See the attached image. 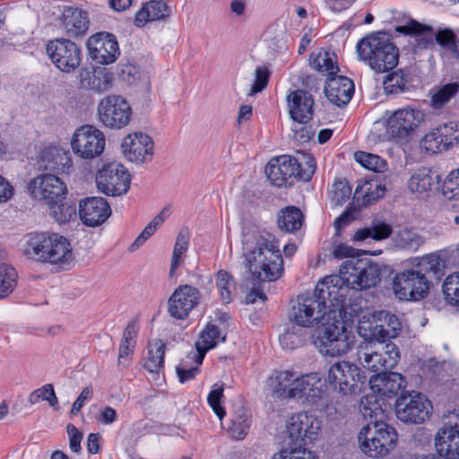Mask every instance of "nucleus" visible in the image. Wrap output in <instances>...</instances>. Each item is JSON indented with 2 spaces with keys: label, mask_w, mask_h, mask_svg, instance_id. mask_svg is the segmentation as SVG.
<instances>
[{
  "label": "nucleus",
  "mask_w": 459,
  "mask_h": 459,
  "mask_svg": "<svg viewBox=\"0 0 459 459\" xmlns=\"http://www.w3.org/2000/svg\"><path fill=\"white\" fill-rule=\"evenodd\" d=\"M344 275L325 276L314 290L316 298L324 301L327 321L316 330V340L320 343L321 352L335 357L347 353L354 342L353 333L348 330L347 321L342 318L344 302L348 289Z\"/></svg>",
  "instance_id": "obj_1"
},
{
  "label": "nucleus",
  "mask_w": 459,
  "mask_h": 459,
  "mask_svg": "<svg viewBox=\"0 0 459 459\" xmlns=\"http://www.w3.org/2000/svg\"><path fill=\"white\" fill-rule=\"evenodd\" d=\"M244 265L253 278L274 281L283 273V259L279 241L270 232L245 230L242 233Z\"/></svg>",
  "instance_id": "obj_2"
},
{
  "label": "nucleus",
  "mask_w": 459,
  "mask_h": 459,
  "mask_svg": "<svg viewBox=\"0 0 459 459\" xmlns=\"http://www.w3.org/2000/svg\"><path fill=\"white\" fill-rule=\"evenodd\" d=\"M444 266L438 255L422 256L416 267L396 273L393 280V290L401 300H420L429 292L430 282L439 281Z\"/></svg>",
  "instance_id": "obj_3"
},
{
  "label": "nucleus",
  "mask_w": 459,
  "mask_h": 459,
  "mask_svg": "<svg viewBox=\"0 0 459 459\" xmlns=\"http://www.w3.org/2000/svg\"><path fill=\"white\" fill-rule=\"evenodd\" d=\"M357 54L360 61L374 72L388 73L397 66L399 49L385 31L372 33L357 43Z\"/></svg>",
  "instance_id": "obj_4"
},
{
  "label": "nucleus",
  "mask_w": 459,
  "mask_h": 459,
  "mask_svg": "<svg viewBox=\"0 0 459 459\" xmlns=\"http://www.w3.org/2000/svg\"><path fill=\"white\" fill-rule=\"evenodd\" d=\"M24 254L30 259L66 269L73 254L70 242L57 233H31L28 236Z\"/></svg>",
  "instance_id": "obj_5"
},
{
  "label": "nucleus",
  "mask_w": 459,
  "mask_h": 459,
  "mask_svg": "<svg viewBox=\"0 0 459 459\" xmlns=\"http://www.w3.org/2000/svg\"><path fill=\"white\" fill-rule=\"evenodd\" d=\"M316 169L315 159L301 153L300 158L283 155L272 159L265 167V174L276 186H292L299 179L309 181Z\"/></svg>",
  "instance_id": "obj_6"
},
{
  "label": "nucleus",
  "mask_w": 459,
  "mask_h": 459,
  "mask_svg": "<svg viewBox=\"0 0 459 459\" xmlns=\"http://www.w3.org/2000/svg\"><path fill=\"white\" fill-rule=\"evenodd\" d=\"M358 440L361 451L369 457L379 458L387 455L395 446L397 433L386 422H375L364 426Z\"/></svg>",
  "instance_id": "obj_7"
},
{
  "label": "nucleus",
  "mask_w": 459,
  "mask_h": 459,
  "mask_svg": "<svg viewBox=\"0 0 459 459\" xmlns=\"http://www.w3.org/2000/svg\"><path fill=\"white\" fill-rule=\"evenodd\" d=\"M326 382L331 389L342 395L355 394L365 386L367 376L354 363L342 360L329 368Z\"/></svg>",
  "instance_id": "obj_8"
},
{
  "label": "nucleus",
  "mask_w": 459,
  "mask_h": 459,
  "mask_svg": "<svg viewBox=\"0 0 459 459\" xmlns=\"http://www.w3.org/2000/svg\"><path fill=\"white\" fill-rule=\"evenodd\" d=\"M347 285L353 290L373 287L380 281L381 268L368 259H348L340 267Z\"/></svg>",
  "instance_id": "obj_9"
},
{
  "label": "nucleus",
  "mask_w": 459,
  "mask_h": 459,
  "mask_svg": "<svg viewBox=\"0 0 459 459\" xmlns=\"http://www.w3.org/2000/svg\"><path fill=\"white\" fill-rule=\"evenodd\" d=\"M402 330L399 318L385 310L375 313L372 320L360 321L358 333L365 340L387 342L397 337Z\"/></svg>",
  "instance_id": "obj_10"
},
{
  "label": "nucleus",
  "mask_w": 459,
  "mask_h": 459,
  "mask_svg": "<svg viewBox=\"0 0 459 459\" xmlns=\"http://www.w3.org/2000/svg\"><path fill=\"white\" fill-rule=\"evenodd\" d=\"M398 420L409 424H420L429 419L432 405L430 401L421 393L402 392L394 404Z\"/></svg>",
  "instance_id": "obj_11"
},
{
  "label": "nucleus",
  "mask_w": 459,
  "mask_h": 459,
  "mask_svg": "<svg viewBox=\"0 0 459 459\" xmlns=\"http://www.w3.org/2000/svg\"><path fill=\"white\" fill-rule=\"evenodd\" d=\"M290 318L301 327H311L321 322L327 321V314L324 308V301L318 299L314 293H304L298 296L297 304L293 305Z\"/></svg>",
  "instance_id": "obj_12"
},
{
  "label": "nucleus",
  "mask_w": 459,
  "mask_h": 459,
  "mask_svg": "<svg viewBox=\"0 0 459 459\" xmlns=\"http://www.w3.org/2000/svg\"><path fill=\"white\" fill-rule=\"evenodd\" d=\"M423 118L424 115L420 109H397L386 120V134L396 143H405Z\"/></svg>",
  "instance_id": "obj_13"
},
{
  "label": "nucleus",
  "mask_w": 459,
  "mask_h": 459,
  "mask_svg": "<svg viewBox=\"0 0 459 459\" xmlns=\"http://www.w3.org/2000/svg\"><path fill=\"white\" fill-rule=\"evenodd\" d=\"M98 115L100 121L105 126L112 129H121L130 122L132 108L122 96L108 95L100 101Z\"/></svg>",
  "instance_id": "obj_14"
},
{
  "label": "nucleus",
  "mask_w": 459,
  "mask_h": 459,
  "mask_svg": "<svg viewBox=\"0 0 459 459\" xmlns=\"http://www.w3.org/2000/svg\"><path fill=\"white\" fill-rule=\"evenodd\" d=\"M105 145L104 134L90 125L78 128L71 140V146L74 154L84 160L99 157L103 152Z\"/></svg>",
  "instance_id": "obj_15"
},
{
  "label": "nucleus",
  "mask_w": 459,
  "mask_h": 459,
  "mask_svg": "<svg viewBox=\"0 0 459 459\" xmlns=\"http://www.w3.org/2000/svg\"><path fill=\"white\" fill-rule=\"evenodd\" d=\"M98 189L107 195H121L130 187V174L117 162L104 165L96 175Z\"/></svg>",
  "instance_id": "obj_16"
},
{
  "label": "nucleus",
  "mask_w": 459,
  "mask_h": 459,
  "mask_svg": "<svg viewBox=\"0 0 459 459\" xmlns=\"http://www.w3.org/2000/svg\"><path fill=\"white\" fill-rule=\"evenodd\" d=\"M47 54L55 66L64 73L74 72L82 62L80 48L63 38L50 40L47 45Z\"/></svg>",
  "instance_id": "obj_17"
},
{
  "label": "nucleus",
  "mask_w": 459,
  "mask_h": 459,
  "mask_svg": "<svg viewBox=\"0 0 459 459\" xmlns=\"http://www.w3.org/2000/svg\"><path fill=\"white\" fill-rule=\"evenodd\" d=\"M435 435L436 458L459 459V414L451 412Z\"/></svg>",
  "instance_id": "obj_18"
},
{
  "label": "nucleus",
  "mask_w": 459,
  "mask_h": 459,
  "mask_svg": "<svg viewBox=\"0 0 459 459\" xmlns=\"http://www.w3.org/2000/svg\"><path fill=\"white\" fill-rule=\"evenodd\" d=\"M28 190L34 199L43 201L47 205L63 201L67 191L65 184L53 174L36 177L29 183Z\"/></svg>",
  "instance_id": "obj_19"
},
{
  "label": "nucleus",
  "mask_w": 459,
  "mask_h": 459,
  "mask_svg": "<svg viewBox=\"0 0 459 459\" xmlns=\"http://www.w3.org/2000/svg\"><path fill=\"white\" fill-rule=\"evenodd\" d=\"M287 428L294 445L306 446L317 438L321 422L314 415L307 412H299L290 419Z\"/></svg>",
  "instance_id": "obj_20"
},
{
  "label": "nucleus",
  "mask_w": 459,
  "mask_h": 459,
  "mask_svg": "<svg viewBox=\"0 0 459 459\" xmlns=\"http://www.w3.org/2000/svg\"><path fill=\"white\" fill-rule=\"evenodd\" d=\"M90 57L100 65L114 63L119 55L118 42L116 37L108 32H98L87 40Z\"/></svg>",
  "instance_id": "obj_21"
},
{
  "label": "nucleus",
  "mask_w": 459,
  "mask_h": 459,
  "mask_svg": "<svg viewBox=\"0 0 459 459\" xmlns=\"http://www.w3.org/2000/svg\"><path fill=\"white\" fill-rule=\"evenodd\" d=\"M121 148L127 160L139 164L152 159L154 143L148 134L134 132L123 139Z\"/></svg>",
  "instance_id": "obj_22"
},
{
  "label": "nucleus",
  "mask_w": 459,
  "mask_h": 459,
  "mask_svg": "<svg viewBox=\"0 0 459 459\" xmlns=\"http://www.w3.org/2000/svg\"><path fill=\"white\" fill-rule=\"evenodd\" d=\"M200 291L190 285L178 286L168 301V312L175 319H185L200 301Z\"/></svg>",
  "instance_id": "obj_23"
},
{
  "label": "nucleus",
  "mask_w": 459,
  "mask_h": 459,
  "mask_svg": "<svg viewBox=\"0 0 459 459\" xmlns=\"http://www.w3.org/2000/svg\"><path fill=\"white\" fill-rule=\"evenodd\" d=\"M364 345H360L357 351V358L359 363L365 368L377 374H382L395 367L396 354L394 357L385 358L377 349V343L368 340Z\"/></svg>",
  "instance_id": "obj_24"
},
{
  "label": "nucleus",
  "mask_w": 459,
  "mask_h": 459,
  "mask_svg": "<svg viewBox=\"0 0 459 459\" xmlns=\"http://www.w3.org/2000/svg\"><path fill=\"white\" fill-rule=\"evenodd\" d=\"M111 208L103 197L91 196L80 201L79 215L88 227H97L110 216Z\"/></svg>",
  "instance_id": "obj_25"
},
{
  "label": "nucleus",
  "mask_w": 459,
  "mask_h": 459,
  "mask_svg": "<svg viewBox=\"0 0 459 459\" xmlns=\"http://www.w3.org/2000/svg\"><path fill=\"white\" fill-rule=\"evenodd\" d=\"M290 118L296 123L307 124L313 117L314 99L305 91L298 89L287 96Z\"/></svg>",
  "instance_id": "obj_26"
},
{
  "label": "nucleus",
  "mask_w": 459,
  "mask_h": 459,
  "mask_svg": "<svg viewBox=\"0 0 459 459\" xmlns=\"http://www.w3.org/2000/svg\"><path fill=\"white\" fill-rule=\"evenodd\" d=\"M38 164L44 170L68 173L72 160L68 151L57 146H49L41 151Z\"/></svg>",
  "instance_id": "obj_27"
},
{
  "label": "nucleus",
  "mask_w": 459,
  "mask_h": 459,
  "mask_svg": "<svg viewBox=\"0 0 459 459\" xmlns=\"http://www.w3.org/2000/svg\"><path fill=\"white\" fill-rule=\"evenodd\" d=\"M369 384L372 392L384 398H392L405 387V379L401 374L387 370L371 377Z\"/></svg>",
  "instance_id": "obj_28"
},
{
  "label": "nucleus",
  "mask_w": 459,
  "mask_h": 459,
  "mask_svg": "<svg viewBox=\"0 0 459 459\" xmlns=\"http://www.w3.org/2000/svg\"><path fill=\"white\" fill-rule=\"evenodd\" d=\"M327 99L338 107L347 105L354 93L352 81L345 76H328L325 86Z\"/></svg>",
  "instance_id": "obj_29"
},
{
  "label": "nucleus",
  "mask_w": 459,
  "mask_h": 459,
  "mask_svg": "<svg viewBox=\"0 0 459 459\" xmlns=\"http://www.w3.org/2000/svg\"><path fill=\"white\" fill-rule=\"evenodd\" d=\"M322 377L317 372L298 376L295 373L292 387L288 390V397L301 398L305 395L320 397L322 394Z\"/></svg>",
  "instance_id": "obj_30"
},
{
  "label": "nucleus",
  "mask_w": 459,
  "mask_h": 459,
  "mask_svg": "<svg viewBox=\"0 0 459 459\" xmlns=\"http://www.w3.org/2000/svg\"><path fill=\"white\" fill-rule=\"evenodd\" d=\"M391 405L385 399L375 392L365 395L360 402V412L363 417L369 421L368 424L375 422H385L386 411Z\"/></svg>",
  "instance_id": "obj_31"
},
{
  "label": "nucleus",
  "mask_w": 459,
  "mask_h": 459,
  "mask_svg": "<svg viewBox=\"0 0 459 459\" xmlns=\"http://www.w3.org/2000/svg\"><path fill=\"white\" fill-rule=\"evenodd\" d=\"M80 82L82 88L95 92H104L109 90L113 84V74L106 68H95L93 70L82 69L80 72Z\"/></svg>",
  "instance_id": "obj_32"
},
{
  "label": "nucleus",
  "mask_w": 459,
  "mask_h": 459,
  "mask_svg": "<svg viewBox=\"0 0 459 459\" xmlns=\"http://www.w3.org/2000/svg\"><path fill=\"white\" fill-rule=\"evenodd\" d=\"M439 175L428 168L416 170L408 180V187L412 193L427 195L438 187Z\"/></svg>",
  "instance_id": "obj_33"
},
{
  "label": "nucleus",
  "mask_w": 459,
  "mask_h": 459,
  "mask_svg": "<svg viewBox=\"0 0 459 459\" xmlns=\"http://www.w3.org/2000/svg\"><path fill=\"white\" fill-rule=\"evenodd\" d=\"M169 16V10L166 3L161 0H152L144 4L135 13L134 24L143 27L146 23L163 20Z\"/></svg>",
  "instance_id": "obj_34"
},
{
  "label": "nucleus",
  "mask_w": 459,
  "mask_h": 459,
  "mask_svg": "<svg viewBox=\"0 0 459 459\" xmlns=\"http://www.w3.org/2000/svg\"><path fill=\"white\" fill-rule=\"evenodd\" d=\"M87 13L79 9L68 8L63 13V25L69 37L82 36L88 30Z\"/></svg>",
  "instance_id": "obj_35"
},
{
  "label": "nucleus",
  "mask_w": 459,
  "mask_h": 459,
  "mask_svg": "<svg viewBox=\"0 0 459 459\" xmlns=\"http://www.w3.org/2000/svg\"><path fill=\"white\" fill-rule=\"evenodd\" d=\"M309 62L315 70L328 76L335 75L339 72L337 56L333 51L320 48L316 52H312Z\"/></svg>",
  "instance_id": "obj_36"
},
{
  "label": "nucleus",
  "mask_w": 459,
  "mask_h": 459,
  "mask_svg": "<svg viewBox=\"0 0 459 459\" xmlns=\"http://www.w3.org/2000/svg\"><path fill=\"white\" fill-rule=\"evenodd\" d=\"M303 222V213L295 206L281 209L277 216L278 228L285 233H294L302 227Z\"/></svg>",
  "instance_id": "obj_37"
},
{
  "label": "nucleus",
  "mask_w": 459,
  "mask_h": 459,
  "mask_svg": "<svg viewBox=\"0 0 459 459\" xmlns=\"http://www.w3.org/2000/svg\"><path fill=\"white\" fill-rule=\"evenodd\" d=\"M392 232L393 229L390 224L374 220L368 227L359 229L353 236V240L355 242H362L368 238H371L376 241H380L389 238Z\"/></svg>",
  "instance_id": "obj_38"
},
{
  "label": "nucleus",
  "mask_w": 459,
  "mask_h": 459,
  "mask_svg": "<svg viewBox=\"0 0 459 459\" xmlns=\"http://www.w3.org/2000/svg\"><path fill=\"white\" fill-rule=\"evenodd\" d=\"M225 337H221V332L217 325L208 324L205 329L200 333L199 340L195 342L197 357L203 361L205 353L214 348L220 341L223 342Z\"/></svg>",
  "instance_id": "obj_39"
},
{
  "label": "nucleus",
  "mask_w": 459,
  "mask_h": 459,
  "mask_svg": "<svg viewBox=\"0 0 459 459\" xmlns=\"http://www.w3.org/2000/svg\"><path fill=\"white\" fill-rule=\"evenodd\" d=\"M138 325L135 322H130L123 333L119 345L118 364L126 365L132 359L134 350L136 344Z\"/></svg>",
  "instance_id": "obj_40"
},
{
  "label": "nucleus",
  "mask_w": 459,
  "mask_h": 459,
  "mask_svg": "<svg viewBox=\"0 0 459 459\" xmlns=\"http://www.w3.org/2000/svg\"><path fill=\"white\" fill-rule=\"evenodd\" d=\"M250 413L242 406L236 409L230 420L228 431L236 439H243L250 428Z\"/></svg>",
  "instance_id": "obj_41"
},
{
  "label": "nucleus",
  "mask_w": 459,
  "mask_h": 459,
  "mask_svg": "<svg viewBox=\"0 0 459 459\" xmlns=\"http://www.w3.org/2000/svg\"><path fill=\"white\" fill-rule=\"evenodd\" d=\"M295 372L290 370L275 372L267 381V388L278 396L288 397V390L292 387Z\"/></svg>",
  "instance_id": "obj_42"
},
{
  "label": "nucleus",
  "mask_w": 459,
  "mask_h": 459,
  "mask_svg": "<svg viewBox=\"0 0 459 459\" xmlns=\"http://www.w3.org/2000/svg\"><path fill=\"white\" fill-rule=\"evenodd\" d=\"M165 344L160 340L149 343L148 355L143 367L150 372L158 373L164 367Z\"/></svg>",
  "instance_id": "obj_43"
},
{
  "label": "nucleus",
  "mask_w": 459,
  "mask_h": 459,
  "mask_svg": "<svg viewBox=\"0 0 459 459\" xmlns=\"http://www.w3.org/2000/svg\"><path fill=\"white\" fill-rule=\"evenodd\" d=\"M393 242L400 249L416 251L424 243V238L412 230L403 229L395 233Z\"/></svg>",
  "instance_id": "obj_44"
},
{
  "label": "nucleus",
  "mask_w": 459,
  "mask_h": 459,
  "mask_svg": "<svg viewBox=\"0 0 459 459\" xmlns=\"http://www.w3.org/2000/svg\"><path fill=\"white\" fill-rule=\"evenodd\" d=\"M203 361H199L196 352L189 353L177 367L176 372L180 383H186L195 377L199 373V367Z\"/></svg>",
  "instance_id": "obj_45"
},
{
  "label": "nucleus",
  "mask_w": 459,
  "mask_h": 459,
  "mask_svg": "<svg viewBox=\"0 0 459 459\" xmlns=\"http://www.w3.org/2000/svg\"><path fill=\"white\" fill-rule=\"evenodd\" d=\"M298 325L289 326L285 332L279 336V342L282 349L294 350L305 343V333Z\"/></svg>",
  "instance_id": "obj_46"
},
{
  "label": "nucleus",
  "mask_w": 459,
  "mask_h": 459,
  "mask_svg": "<svg viewBox=\"0 0 459 459\" xmlns=\"http://www.w3.org/2000/svg\"><path fill=\"white\" fill-rule=\"evenodd\" d=\"M354 159L364 168L377 174H383L388 169L386 160L376 154L365 152H357L354 153Z\"/></svg>",
  "instance_id": "obj_47"
},
{
  "label": "nucleus",
  "mask_w": 459,
  "mask_h": 459,
  "mask_svg": "<svg viewBox=\"0 0 459 459\" xmlns=\"http://www.w3.org/2000/svg\"><path fill=\"white\" fill-rule=\"evenodd\" d=\"M17 284V273L7 264H0V299L9 296Z\"/></svg>",
  "instance_id": "obj_48"
},
{
  "label": "nucleus",
  "mask_w": 459,
  "mask_h": 459,
  "mask_svg": "<svg viewBox=\"0 0 459 459\" xmlns=\"http://www.w3.org/2000/svg\"><path fill=\"white\" fill-rule=\"evenodd\" d=\"M269 47L278 52L288 48V32L284 25L273 24L267 30Z\"/></svg>",
  "instance_id": "obj_49"
},
{
  "label": "nucleus",
  "mask_w": 459,
  "mask_h": 459,
  "mask_svg": "<svg viewBox=\"0 0 459 459\" xmlns=\"http://www.w3.org/2000/svg\"><path fill=\"white\" fill-rule=\"evenodd\" d=\"M189 238L190 233L187 229H182L178 234L171 258L170 274L177 270L179 265L181 256L187 250Z\"/></svg>",
  "instance_id": "obj_50"
},
{
  "label": "nucleus",
  "mask_w": 459,
  "mask_h": 459,
  "mask_svg": "<svg viewBox=\"0 0 459 459\" xmlns=\"http://www.w3.org/2000/svg\"><path fill=\"white\" fill-rule=\"evenodd\" d=\"M39 401H46L48 403L49 406L55 410H58V399L52 384H46L30 394L29 402L31 404L38 403Z\"/></svg>",
  "instance_id": "obj_51"
},
{
  "label": "nucleus",
  "mask_w": 459,
  "mask_h": 459,
  "mask_svg": "<svg viewBox=\"0 0 459 459\" xmlns=\"http://www.w3.org/2000/svg\"><path fill=\"white\" fill-rule=\"evenodd\" d=\"M166 210L163 209L157 216H155L152 221L143 229L141 234L130 246V251H134L139 248L143 243L154 234L157 228L160 226L165 220Z\"/></svg>",
  "instance_id": "obj_52"
},
{
  "label": "nucleus",
  "mask_w": 459,
  "mask_h": 459,
  "mask_svg": "<svg viewBox=\"0 0 459 459\" xmlns=\"http://www.w3.org/2000/svg\"><path fill=\"white\" fill-rule=\"evenodd\" d=\"M442 288L447 303L453 306H459V273L447 276Z\"/></svg>",
  "instance_id": "obj_53"
},
{
  "label": "nucleus",
  "mask_w": 459,
  "mask_h": 459,
  "mask_svg": "<svg viewBox=\"0 0 459 459\" xmlns=\"http://www.w3.org/2000/svg\"><path fill=\"white\" fill-rule=\"evenodd\" d=\"M447 143H445L444 139L435 128L427 134L421 140V147L429 153H437L449 150Z\"/></svg>",
  "instance_id": "obj_54"
},
{
  "label": "nucleus",
  "mask_w": 459,
  "mask_h": 459,
  "mask_svg": "<svg viewBox=\"0 0 459 459\" xmlns=\"http://www.w3.org/2000/svg\"><path fill=\"white\" fill-rule=\"evenodd\" d=\"M216 286L223 303L229 304L232 300L231 289L234 283L231 275L224 270L217 273Z\"/></svg>",
  "instance_id": "obj_55"
},
{
  "label": "nucleus",
  "mask_w": 459,
  "mask_h": 459,
  "mask_svg": "<svg viewBox=\"0 0 459 459\" xmlns=\"http://www.w3.org/2000/svg\"><path fill=\"white\" fill-rule=\"evenodd\" d=\"M459 91V83L451 82L442 86L433 94L431 101L435 108H441Z\"/></svg>",
  "instance_id": "obj_56"
},
{
  "label": "nucleus",
  "mask_w": 459,
  "mask_h": 459,
  "mask_svg": "<svg viewBox=\"0 0 459 459\" xmlns=\"http://www.w3.org/2000/svg\"><path fill=\"white\" fill-rule=\"evenodd\" d=\"M272 459H318L312 451L304 446L294 445L290 448H283L275 454Z\"/></svg>",
  "instance_id": "obj_57"
},
{
  "label": "nucleus",
  "mask_w": 459,
  "mask_h": 459,
  "mask_svg": "<svg viewBox=\"0 0 459 459\" xmlns=\"http://www.w3.org/2000/svg\"><path fill=\"white\" fill-rule=\"evenodd\" d=\"M223 392V385L215 384L207 396L208 404L221 420L226 415L225 410L221 406V400L224 396Z\"/></svg>",
  "instance_id": "obj_58"
},
{
  "label": "nucleus",
  "mask_w": 459,
  "mask_h": 459,
  "mask_svg": "<svg viewBox=\"0 0 459 459\" xmlns=\"http://www.w3.org/2000/svg\"><path fill=\"white\" fill-rule=\"evenodd\" d=\"M435 37L440 46L451 50L459 58V39H456L452 30H440Z\"/></svg>",
  "instance_id": "obj_59"
},
{
  "label": "nucleus",
  "mask_w": 459,
  "mask_h": 459,
  "mask_svg": "<svg viewBox=\"0 0 459 459\" xmlns=\"http://www.w3.org/2000/svg\"><path fill=\"white\" fill-rule=\"evenodd\" d=\"M407 82L408 80L400 70L399 72L391 73L385 76L384 80V87L389 93H397L406 89Z\"/></svg>",
  "instance_id": "obj_60"
},
{
  "label": "nucleus",
  "mask_w": 459,
  "mask_h": 459,
  "mask_svg": "<svg viewBox=\"0 0 459 459\" xmlns=\"http://www.w3.org/2000/svg\"><path fill=\"white\" fill-rule=\"evenodd\" d=\"M51 209V214L59 224L68 221L75 214V208L68 204L57 203L56 204H48Z\"/></svg>",
  "instance_id": "obj_61"
},
{
  "label": "nucleus",
  "mask_w": 459,
  "mask_h": 459,
  "mask_svg": "<svg viewBox=\"0 0 459 459\" xmlns=\"http://www.w3.org/2000/svg\"><path fill=\"white\" fill-rule=\"evenodd\" d=\"M351 187L345 180H337L333 186L332 202L334 205H342L351 196Z\"/></svg>",
  "instance_id": "obj_62"
},
{
  "label": "nucleus",
  "mask_w": 459,
  "mask_h": 459,
  "mask_svg": "<svg viewBox=\"0 0 459 459\" xmlns=\"http://www.w3.org/2000/svg\"><path fill=\"white\" fill-rule=\"evenodd\" d=\"M271 72L265 65L257 66L255 71V82L251 87L249 95H255L266 88Z\"/></svg>",
  "instance_id": "obj_63"
},
{
  "label": "nucleus",
  "mask_w": 459,
  "mask_h": 459,
  "mask_svg": "<svg viewBox=\"0 0 459 459\" xmlns=\"http://www.w3.org/2000/svg\"><path fill=\"white\" fill-rule=\"evenodd\" d=\"M443 192L448 198L459 199V169L448 175L443 185Z\"/></svg>",
  "instance_id": "obj_64"
}]
</instances>
